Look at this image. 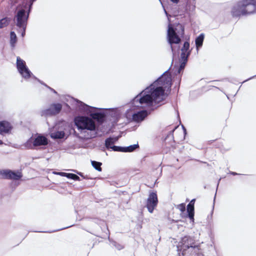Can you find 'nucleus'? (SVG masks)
Returning a JSON list of instances; mask_svg holds the SVG:
<instances>
[{"mask_svg": "<svg viewBox=\"0 0 256 256\" xmlns=\"http://www.w3.org/2000/svg\"><path fill=\"white\" fill-rule=\"evenodd\" d=\"M256 12V0H240L232 6L231 14L234 18L240 17Z\"/></svg>", "mask_w": 256, "mask_h": 256, "instance_id": "obj_1", "label": "nucleus"}, {"mask_svg": "<svg viewBox=\"0 0 256 256\" xmlns=\"http://www.w3.org/2000/svg\"><path fill=\"white\" fill-rule=\"evenodd\" d=\"M156 82L161 85V86H158L154 90L150 95L152 98L154 102L156 104H158L162 100V96L164 94L166 89L171 87L172 78L170 75L164 74L159 78Z\"/></svg>", "mask_w": 256, "mask_h": 256, "instance_id": "obj_2", "label": "nucleus"}, {"mask_svg": "<svg viewBox=\"0 0 256 256\" xmlns=\"http://www.w3.org/2000/svg\"><path fill=\"white\" fill-rule=\"evenodd\" d=\"M184 35V26L180 24H176V28L170 24L167 31V40L170 45L171 50L173 54L176 52L173 46L174 44H178L181 42V38Z\"/></svg>", "mask_w": 256, "mask_h": 256, "instance_id": "obj_3", "label": "nucleus"}, {"mask_svg": "<svg viewBox=\"0 0 256 256\" xmlns=\"http://www.w3.org/2000/svg\"><path fill=\"white\" fill-rule=\"evenodd\" d=\"M74 123L78 129L94 130L96 128L94 122L85 116H78L74 118Z\"/></svg>", "mask_w": 256, "mask_h": 256, "instance_id": "obj_4", "label": "nucleus"}, {"mask_svg": "<svg viewBox=\"0 0 256 256\" xmlns=\"http://www.w3.org/2000/svg\"><path fill=\"white\" fill-rule=\"evenodd\" d=\"M48 144V138L44 136L39 134L35 138H30L25 144V146L28 149H33L34 147L46 146Z\"/></svg>", "mask_w": 256, "mask_h": 256, "instance_id": "obj_5", "label": "nucleus"}, {"mask_svg": "<svg viewBox=\"0 0 256 256\" xmlns=\"http://www.w3.org/2000/svg\"><path fill=\"white\" fill-rule=\"evenodd\" d=\"M178 248L182 250V254H184V252L190 248H196L194 240L190 236L183 237L178 244Z\"/></svg>", "mask_w": 256, "mask_h": 256, "instance_id": "obj_6", "label": "nucleus"}, {"mask_svg": "<svg viewBox=\"0 0 256 256\" xmlns=\"http://www.w3.org/2000/svg\"><path fill=\"white\" fill-rule=\"evenodd\" d=\"M16 68L18 72L25 79H28L30 77V72L26 67V62L20 57L16 58Z\"/></svg>", "mask_w": 256, "mask_h": 256, "instance_id": "obj_7", "label": "nucleus"}, {"mask_svg": "<svg viewBox=\"0 0 256 256\" xmlns=\"http://www.w3.org/2000/svg\"><path fill=\"white\" fill-rule=\"evenodd\" d=\"M29 13L26 14V11L24 9L18 10L15 16L16 20V26L19 28H26L27 20Z\"/></svg>", "mask_w": 256, "mask_h": 256, "instance_id": "obj_8", "label": "nucleus"}, {"mask_svg": "<svg viewBox=\"0 0 256 256\" xmlns=\"http://www.w3.org/2000/svg\"><path fill=\"white\" fill-rule=\"evenodd\" d=\"M0 175L4 179L19 180L20 179L22 174L20 172L17 171L15 172L10 170H0Z\"/></svg>", "mask_w": 256, "mask_h": 256, "instance_id": "obj_9", "label": "nucleus"}, {"mask_svg": "<svg viewBox=\"0 0 256 256\" xmlns=\"http://www.w3.org/2000/svg\"><path fill=\"white\" fill-rule=\"evenodd\" d=\"M158 204V198L156 192L150 194L146 200V206L150 213H152Z\"/></svg>", "mask_w": 256, "mask_h": 256, "instance_id": "obj_10", "label": "nucleus"}, {"mask_svg": "<svg viewBox=\"0 0 256 256\" xmlns=\"http://www.w3.org/2000/svg\"><path fill=\"white\" fill-rule=\"evenodd\" d=\"M148 112L146 110L138 112L132 115V118L130 122H141L148 116Z\"/></svg>", "mask_w": 256, "mask_h": 256, "instance_id": "obj_11", "label": "nucleus"}, {"mask_svg": "<svg viewBox=\"0 0 256 256\" xmlns=\"http://www.w3.org/2000/svg\"><path fill=\"white\" fill-rule=\"evenodd\" d=\"M190 43L189 42L186 41L184 42L182 47V48L181 54H180V58L184 59L188 58L190 54L191 50H190Z\"/></svg>", "mask_w": 256, "mask_h": 256, "instance_id": "obj_12", "label": "nucleus"}, {"mask_svg": "<svg viewBox=\"0 0 256 256\" xmlns=\"http://www.w3.org/2000/svg\"><path fill=\"white\" fill-rule=\"evenodd\" d=\"M12 129L11 124L7 121L0 122V134L8 133Z\"/></svg>", "mask_w": 256, "mask_h": 256, "instance_id": "obj_13", "label": "nucleus"}, {"mask_svg": "<svg viewBox=\"0 0 256 256\" xmlns=\"http://www.w3.org/2000/svg\"><path fill=\"white\" fill-rule=\"evenodd\" d=\"M138 97L139 95H138L136 97L135 99L137 100H138L140 104H147L150 105L154 102L152 98L150 96V94H146L145 96H143L139 99H138Z\"/></svg>", "mask_w": 256, "mask_h": 256, "instance_id": "obj_14", "label": "nucleus"}, {"mask_svg": "<svg viewBox=\"0 0 256 256\" xmlns=\"http://www.w3.org/2000/svg\"><path fill=\"white\" fill-rule=\"evenodd\" d=\"M62 109V105L60 104H54L50 106L49 110L52 114H56L60 112Z\"/></svg>", "mask_w": 256, "mask_h": 256, "instance_id": "obj_15", "label": "nucleus"}, {"mask_svg": "<svg viewBox=\"0 0 256 256\" xmlns=\"http://www.w3.org/2000/svg\"><path fill=\"white\" fill-rule=\"evenodd\" d=\"M90 116L93 119L96 120L98 122L100 123H102L104 122V118L105 116L104 114L99 112L92 114Z\"/></svg>", "mask_w": 256, "mask_h": 256, "instance_id": "obj_16", "label": "nucleus"}, {"mask_svg": "<svg viewBox=\"0 0 256 256\" xmlns=\"http://www.w3.org/2000/svg\"><path fill=\"white\" fill-rule=\"evenodd\" d=\"M194 206H192L190 205L187 206V212H188V217L192 221L194 220Z\"/></svg>", "mask_w": 256, "mask_h": 256, "instance_id": "obj_17", "label": "nucleus"}, {"mask_svg": "<svg viewBox=\"0 0 256 256\" xmlns=\"http://www.w3.org/2000/svg\"><path fill=\"white\" fill-rule=\"evenodd\" d=\"M204 39V36L203 34H200L196 39V45L197 48L200 47L202 45L203 41Z\"/></svg>", "mask_w": 256, "mask_h": 256, "instance_id": "obj_18", "label": "nucleus"}, {"mask_svg": "<svg viewBox=\"0 0 256 256\" xmlns=\"http://www.w3.org/2000/svg\"><path fill=\"white\" fill-rule=\"evenodd\" d=\"M10 21V18H4L0 20V28L8 26Z\"/></svg>", "mask_w": 256, "mask_h": 256, "instance_id": "obj_19", "label": "nucleus"}, {"mask_svg": "<svg viewBox=\"0 0 256 256\" xmlns=\"http://www.w3.org/2000/svg\"><path fill=\"white\" fill-rule=\"evenodd\" d=\"M64 136V132L63 131H57L52 134V136L56 139L62 138Z\"/></svg>", "mask_w": 256, "mask_h": 256, "instance_id": "obj_20", "label": "nucleus"}, {"mask_svg": "<svg viewBox=\"0 0 256 256\" xmlns=\"http://www.w3.org/2000/svg\"><path fill=\"white\" fill-rule=\"evenodd\" d=\"M116 140H114L112 138H109L106 140L105 145L107 148H112Z\"/></svg>", "mask_w": 256, "mask_h": 256, "instance_id": "obj_21", "label": "nucleus"}, {"mask_svg": "<svg viewBox=\"0 0 256 256\" xmlns=\"http://www.w3.org/2000/svg\"><path fill=\"white\" fill-rule=\"evenodd\" d=\"M92 166L98 172H102V168H101V166L102 165V162H98L96 161L92 160Z\"/></svg>", "mask_w": 256, "mask_h": 256, "instance_id": "obj_22", "label": "nucleus"}, {"mask_svg": "<svg viewBox=\"0 0 256 256\" xmlns=\"http://www.w3.org/2000/svg\"><path fill=\"white\" fill-rule=\"evenodd\" d=\"M138 147L139 146L138 144L131 145L128 147H124V152H132Z\"/></svg>", "mask_w": 256, "mask_h": 256, "instance_id": "obj_23", "label": "nucleus"}, {"mask_svg": "<svg viewBox=\"0 0 256 256\" xmlns=\"http://www.w3.org/2000/svg\"><path fill=\"white\" fill-rule=\"evenodd\" d=\"M10 43L12 46H14V44L16 42L17 38L14 32H11L10 34Z\"/></svg>", "mask_w": 256, "mask_h": 256, "instance_id": "obj_24", "label": "nucleus"}, {"mask_svg": "<svg viewBox=\"0 0 256 256\" xmlns=\"http://www.w3.org/2000/svg\"><path fill=\"white\" fill-rule=\"evenodd\" d=\"M180 64L178 68V72L180 73V71L183 70L185 67L186 64L188 62V58H186V60L184 59H181L180 58Z\"/></svg>", "mask_w": 256, "mask_h": 256, "instance_id": "obj_25", "label": "nucleus"}, {"mask_svg": "<svg viewBox=\"0 0 256 256\" xmlns=\"http://www.w3.org/2000/svg\"><path fill=\"white\" fill-rule=\"evenodd\" d=\"M66 177L68 178L74 180H80V178L76 174H64Z\"/></svg>", "mask_w": 256, "mask_h": 256, "instance_id": "obj_26", "label": "nucleus"}, {"mask_svg": "<svg viewBox=\"0 0 256 256\" xmlns=\"http://www.w3.org/2000/svg\"><path fill=\"white\" fill-rule=\"evenodd\" d=\"M112 149L115 152H124V147L112 146Z\"/></svg>", "mask_w": 256, "mask_h": 256, "instance_id": "obj_27", "label": "nucleus"}, {"mask_svg": "<svg viewBox=\"0 0 256 256\" xmlns=\"http://www.w3.org/2000/svg\"><path fill=\"white\" fill-rule=\"evenodd\" d=\"M176 208L182 212H184L186 210V204L184 203H182L180 204H178L176 206Z\"/></svg>", "mask_w": 256, "mask_h": 256, "instance_id": "obj_28", "label": "nucleus"}, {"mask_svg": "<svg viewBox=\"0 0 256 256\" xmlns=\"http://www.w3.org/2000/svg\"><path fill=\"white\" fill-rule=\"evenodd\" d=\"M195 202V199L192 200L188 205H190L192 206H194Z\"/></svg>", "mask_w": 256, "mask_h": 256, "instance_id": "obj_29", "label": "nucleus"}, {"mask_svg": "<svg viewBox=\"0 0 256 256\" xmlns=\"http://www.w3.org/2000/svg\"><path fill=\"white\" fill-rule=\"evenodd\" d=\"M170 0L174 4H178L180 1V0Z\"/></svg>", "mask_w": 256, "mask_h": 256, "instance_id": "obj_30", "label": "nucleus"}, {"mask_svg": "<svg viewBox=\"0 0 256 256\" xmlns=\"http://www.w3.org/2000/svg\"><path fill=\"white\" fill-rule=\"evenodd\" d=\"M230 174H232L233 176H236L237 174V173H236V172H230Z\"/></svg>", "mask_w": 256, "mask_h": 256, "instance_id": "obj_31", "label": "nucleus"}, {"mask_svg": "<svg viewBox=\"0 0 256 256\" xmlns=\"http://www.w3.org/2000/svg\"><path fill=\"white\" fill-rule=\"evenodd\" d=\"M214 141V140H209V141H208V144H210L212 143V142Z\"/></svg>", "mask_w": 256, "mask_h": 256, "instance_id": "obj_32", "label": "nucleus"}, {"mask_svg": "<svg viewBox=\"0 0 256 256\" xmlns=\"http://www.w3.org/2000/svg\"><path fill=\"white\" fill-rule=\"evenodd\" d=\"M3 144V142L2 140H0V145L2 144Z\"/></svg>", "mask_w": 256, "mask_h": 256, "instance_id": "obj_33", "label": "nucleus"}]
</instances>
